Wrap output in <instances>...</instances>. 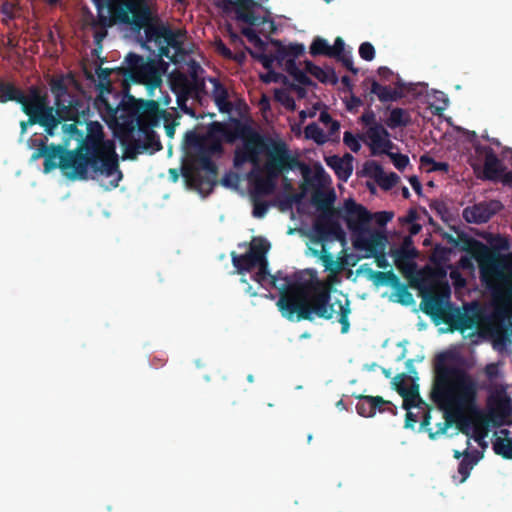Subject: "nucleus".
Returning <instances> with one entry per match:
<instances>
[{
  "label": "nucleus",
  "mask_w": 512,
  "mask_h": 512,
  "mask_svg": "<svg viewBox=\"0 0 512 512\" xmlns=\"http://www.w3.org/2000/svg\"><path fill=\"white\" fill-rule=\"evenodd\" d=\"M386 402L381 397H363L356 406L357 412L364 417L375 415L376 409H381V405Z\"/></svg>",
  "instance_id": "obj_22"
},
{
  "label": "nucleus",
  "mask_w": 512,
  "mask_h": 512,
  "mask_svg": "<svg viewBox=\"0 0 512 512\" xmlns=\"http://www.w3.org/2000/svg\"><path fill=\"white\" fill-rule=\"evenodd\" d=\"M392 256H402L405 258L414 259L417 256V251L412 245L411 237H406L404 239L402 247L393 252Z\"/></svg>",
  "instance_id": "obj_33"
},
{
  "label": "nucleus",
  "mask_w": 512,
  "mask_h": 512,
  "mask_svg": "<svg viewBox=\"0 0 512 512\" xmlns=\"http://www.w3.org/2000/svg\"><path fill=\"white\" fill-rule=\"evenodd\" d=\"M454 456H455L456 458H459V457H460V453H459L458 451H455V452H454Z\"/></svg>",
  "instance_id": "obj_57"
},
{
  "label": "nucleus",
  "mask_w": 512,
  "mask_h": 512,
  "mask_svg": "<svg viewBox=\"0 0 512 512\" xmlns=\"http://www.w3.org/2000/svg\"><path fill=\"white\" fill-rule=\"evenodd\" d=\"M9 100L21 103L24 112L29 116L27 122H21L22 133L26 131L28 125L38 123L44 127L46 139L58 134V125L52 114V107H48V101L45 96L35 90L31 91L28 95H24L11 85H0V102Z\"/></svg>",
  "instance_id": "obj_9"
},
{
  "label": "nucleus",
  "mask_w": 512,
  "mask_h": 512,
  "mask_svg": "<svg viewBox=\"0 0 512 512\" xmlns=\"http://www.w3.org/2000/svg\"><path fill=\"white\" fill-rule=\"evenodd\" d=\"M238 17H239V18L244 19L245 21L249 22V23H250V24H252V25H255V24H256L255 19H252V18H251V17H249L248 15H244V14H242V13H241V14H239V16H238Z\"/></svg>",
  "instance_id": "obj_51"
},
{
  "label": "nucleus",
  "mask_w": 512,
  "mask_h": 512,
  "mask_svg": "<svg viewBox=\"0 0 512 512\" xmlns=\"http://www.w3.org/2000/svg\"><path fill=\"white\" fill-rule=\"evenodd\" d=\"M499 207L498 202L479 203L465 208L463 217L469 223H485L496 213Z\"/></svg>",
  "instance_id": "obj_18"
},
{
  "label": "nucleus",
  "mask_w": 512,
  "mask_h": 512,
  "mask_svg": "<svg viewBox=\"0 0 512 512\" xmlns=\"http://www.w3.org/2000/svg\"><path fill=\"white\" fill-rule=\"evenodd\" d=\"M402 194H403V196H404L405 198H408V197H409V195H410L408 188L404 187V188L402 189Z\"/></svg>",
  "instance_id": "obj_55"
},
{
  "label": "nucleus",
  "mask_w": 512,
  "mask_h": 512,
  "mask_svg": "<svg viewBox=\"0 0 512 512\" xmlns=\"http://www.w3.org/2000/svg\"><path fill=\"white\" fill-rule=\"evenodd\" d=\"M338 217L342 219L349 231L353 248L364 259L375 258L379 268L389 266L385 252L388 237L383 229H372L369 225L370 212L361 204L348 198L338 209Z\"/></svg>",
  "instance_id": "obj_6"
},
{
  "label": "nucleus",
  "mask_w": 512,
  "mask_h": 512,
  "mask_svg": "<svg viewBox=\"0 0 512 512\" xmlns=\"http://www.w3.org/2000/svg\"><path fill=\"white\" fill-rule=\"evenodd\" d=\"M208 83L210 85L208 91L212 95L219 110L229 112L232 109V92L216 78H209Z\"/></svg>",
  "instance_id": "obj_19"
},
{
  "label": "nucleus",
  "mask_w": 512,
  "mask_h": 512,
  "mask_svg": "<svg viewBox=\"0 0 512 512\" xmlns=\"http://www.w3.org/2000/svg\"><path fill=\"white\" fill-rule=\"evenodd\" d=\"M222 128L221 124L214 125L200 142L197 141V136L194 132L186 133V141L197 144L195 147L197 153V157L194 160L195 166L202 168L209 175H213L215 172V167L210 157L221 150L218 134L222 132Z\"/></svg>",
  "instance_id": "obj_12"
},
{
  "label": "nucleus",
  "mask_w": 512,
  "mask_h": 512,
  "mask_svg": "<svg viewBox=\"0 0 512 512\" xmlns=\"http://www.w3.org/2000/svg\"><path fill=\"white\" fill-rule=\"evenodd\" d=\"M330 49L333 52V55L331 57L339 56L343 49H344V42L341 38H337L334 42V45H330Z\"/></svg>",
  "instance_id": "obj_43"
},
{
  "label": "nucleus",
  "mask_w": 512,
  "mask_h": 512,
  "mask_svg": "<svg viewBox=\"0 0 512 512\" xmlns=\"http://www.w3.org/2000/svg\"><path fill=\"white\" fill-rule=\"evenodd\" d=\"M369 225L372 229H383L386 232V224L392 220L394 214L392 212L381 211L377 213H370Z\"/></svg>",
  "instance_id": "obj_28"
},
{
  "label": "nucleus",
  "mask_w": 512,
  "mask_h": 512,
  "mask_svg": "<svg viewBox=\"0 0 512 512\" xmlns=\"http://www.w3.org/2000/svg\"><path fill=\"white\" fill-rule=\"evenodd\" d=\"M435 370L432 397L446 417L441 432H446L448 423H455L463 433L481 444L487 430L479 418L477 407L481 389L479 381L463 367L461 358L453 352L440 354Z\"/></svg>",
  "instance_id": "obj_3"
},
{
  "label": "nucleus",
  "mask_w": 512,
  "mask_h": 512,
  "mask_svg": "<svg viewBox=\"0 0 512 512\" xmlns=\"http://www.w3.org/2000/svg\"><path fill=\"white\" fill-rule=\"evenodd\" d=\"M469 163L478 177L483 179L498 180L505 176L504 165L488 146H476Z\"/></svg>",
  "instance_id": "obj_14"
},
{
  "label": "nucleus",
  "mask_w": 512,
  "mask_h": 512,
  "mask_svg": "<svg viewBox=\"0 0 512 512\" xmlns=\"http://www.w3.org/2000/svg\"><path fill=\"white\" fill-rule=\"evenodd\" d=\"M319 121L328 129L329 135H332L339 129L338 123L332 121L330 115L326 112L320 114Z\"/></svg>",
  "instance_id": "obj_37"
},
{
  "label": "nucleus",
  "mask_w": 512,
  "mask_h": 512,
  "mask_svg": "<svg viewBox=\"0 0 512 512\" xmlns=\"http://www.w3.org/2000/svg\"><path fill=\"white\" fill-rule=\"evenodd\" d=\"M393 385L403 398V407L407 412L406 427H413V423L417 422L418 414L411 411L412 408L425 411V403L419 396L418 386L411 381L406 375H398L393 379Z\"/></svg>",
  "instance_id": "obj_15"
},
{
  "label": "nucleus",
  "mask_w": 512,
  "mask_h": 512,
  "mask_svg": "<svg viewBox=\"0 0 512 512\" xmlns=\"http://www.w3.org/2000/svg\"><path fill=\"white\" fill-rule=\"evenodd\" d=\"M436 99L439 102V104L436 105L435 108L439 111L445 110L448 106V99L446 95L442 92H439L436 94Z\"/></svg>",
  "instance_id": "obj_44"
},
{
  "label": "nucleus",
  "mask_w": 512,
  "mask_h": 512,
  "mask_svg": "<svg viewBox=\"0 0 512 512\" xmlns=\"http://www.w3.org/2000/svg\"><path fill=\"white\" fill-rule=\"evenodd\" d=\"M359 55L366 61L373 60L375 56L374 47L368 42L362 43L359 48Z\"/></svg>",
  "instance_id": "obj_40"
},
{
  "label": "nucleus",
  "mask_w": 512,
  "mask_h": 512,
  "mask_svg": "<svg viewBox=\"0 0 512 512\" xmlns=\"http://www.w3.org/2000/svg\"><path fill=\"white\" fill-rule=\"evenodd\" d=\"M99 15L101 27L92 25L94 37L99 43L106 36V26L116 22L132 24L136 28L146 25L150 13L144 0H93Z\"/></svg>",
  "instance_id": "obj_8"
},
{
  "label": "nucleus",
  "mask_w": 512,
  "mask_h": 512,
  "mask_svg": "<svg viewBox=\"0 0 512 512\" xmlns=\"http://www.w3.org/2000/svg\"><path fill=\"white\" fill-rule=\"evenodd\" d=\"M409 182L412 186V188L417 192L420 193L421 191V183L417 179V177H410Z\"/></svg>",
  "instance_id": "obj_48"
},
{
  "label": "nucleus",
  "mask_w": 512,
  "mask_h": 512,
  "mask_svg": "<svg viewBox=\"0 0 512 512\" xmlns=\"http://www.w3.org/2000/svg\"><path fill=\"white\" fill-rule=\"evenodd\" d=\"M154 41L158 47L159 55L165 56L174 64L184 60L185 34L180 30H172L167 27H159L155 29L149 37V42Z\"/></svg>",
  "instance_id": "obj_13"
},
{
  "label": "nucleus",
  "mask_w": 512,
  "mask_h": 512,
  "mask_svg": "<svg viewBox=\"0 0 512 512\" xmlns=\"http://www.w3.org/2000/svg\"><path fill=\"white\" fill-rule=\"evenodd\" d=\"M429 418H430V417H429L428 415H426V416H425V419H424V424H425V425H429V424H430V422H429Z\"/></svg>",
  "instance_id": "obj_56"
},
{
  "label": "nucleus",
  "mask_w": 512,
  "mask_h": 512,
  "mask_svg": "<svg viewBox=\"0 0 512 512\" xmlns=\"http://www.w3.org/2000/svg\"><path fill=\"white\" fill-rule=\"evenodd\" d=\"M275 99L281 103L287 109L293 110L295 107V103L290 93L286 89H277L275 90Z\"/></svg>",
  "instance_id": "obj_34"
},
{
  "label": "nucleus",
  "mask_w": 512,
  "mask_h": 512,
  "mask_svg": "<svg viewBox=\"0 0 512 512\" xmlns=\"http://www.w3.org/2000/svg\"><path fill=\"white\" fill-rule=\"evenodd\" d=\"M243 34L248 38V40L252 43H257L260 41L255 31L251 28L243 29Z\"/></svg>",
  "instance_id": "obj_46"
},
{
  "label": "nucleus",
  "mask_w": 512,
  "mask_h": 512,
  "mask_svg": "<svg viewBox=\"0 0 512 512\" xmlns=\"http://www.w3.org/2000/svg\"><path fill=\"white\" fill-rule=\"evenodd\" d=\"M319 172H320V173H324V170L320 167V168H319Z\"/></svg>",
  "instance_id": "obj_60"
},
{
  "label": "nucleus",
  "mask_w": 512,
  "mask_h": 512,
  "mask_svg": "<svg viewBox=\"0 0 512 512\" xmlns=\"http://www.w3.org/2000/svg\"><path fill=\"white\" fill-rule=\"evenodd\" d=\"M274 50L269 54L259 53L254 56L259 59L266 69H270L276 61L279 64L285 63L286 68L291 70L294 66V59L304 52V46L301 44L282 45L273 43Z\"/></svg>",
  "instance_id": "obj_16"
},
{
  "label": "nucleus",
  "mask_w": 512,
  "mask_h": 512,
  "mask_svg": "<svg viewBox=\"0 0 512 512\" xmlns=\"http://www.w3.org/2000/svg\"><path fill=\"white\" fill-rule=\"evenodd\" d=\"M503 365V362L500 361L490 363L484 368L490 386L488 404L491 415L498 424L506 423L512 413L511 398L506 392L508 386L498 383L504 377Z\"/></svg>",
  "instance_id": "obj_11"
},
{
  "label": "nucleus",
  "mask_w": 512,
  "mask_h": 512,
  "mask_svg": "<svg viewBox=\"0 0 512 512\" xmlns=\"http://www.w3.org/2000/svg\"><path fill=\"white\" fill-rule=\"evenodd\" d=\"M50 4L56 3V0H47Z\"/></svg>",
  "instance_id": "obj_59"
},
{
  "label": "nucleus",
  "mask_w": 512,
  "mask_h": 512,
  "mask_svg": "<svg viewBox=\"0 0 512 512\" xmlns=\"http://www.w3.org/2000/svg\"><path fill=\"white\" fill-rule=\"evenodd\" d=\"M218 50L225 55L230 54L229 50L221 43L218 45Z\"/></svg>",
  "instance_id": "obj_52"
},
{
  "label": "nucleus",
  "mask_w": 512,
  "mask_h": 512,
  "mask_svg": "<svg viewBox=\"0 0 512 512\" xmlns=\"http://www.w3.org/2000/svg\"><path fill=\"white\" fill-rule=\"evenodd\" d=\"M142 117L147 124L156 126L165 118V113L160 111L159 105L156 101H150L147 103Z\"/></svg>",
  "instance_id": "obj_24"
},
{
  "label": "nucleus",
  "mask_w": 512,
  "mask_h": 512,
  "mask_svg": "<svg viewBox=\"0 0 512 512\" xmlns=\"http://www.w3.org/2000/svg\"><path fill=\"white\" fill-rule=\"evenodd\" d=\"M345 237L341 228L319 220L308 234L309 254L317 257L329 272L330 283H340L346 260L344 254Z\"/></svg>",
  "instance_id": "obj_7"
},
{
  "label": "nucleus",
  "mask_w": 512,
  "mask_h": 512,
  "mask_svg": "<svg viewBox=\"0 0 512 512\" xmlns=\"http://www.w3.org/2000/svg\"><path fill=\"white\" fill-rule=\"evenodd\" d=\"M51 91L55 96L56 115H53L58 125V134L63 146H46L41 143L40 148L32 155V160L44 157V171L49 172L60 167L66 174L74 178H83L91 169L93 178L105 189L118 186L122 174L118 169V158L115 144L111 140H103L102 126L93 122L88 125V135L84 147L77 152L66 151L71 140H79L80 132L76 123L61 124V120H74L78 110L73 104L70 95L66 92L64 79H53ZM52 114H54L52 112Z\"/></svg>",
  "instance_id": "obj_2"
},
{
  "label": "nucleus",
  "mask_w": 512,
  "mask_h": 512,
  "mask_svg": "<svg viewBox=\"0 0 512 512\" xmlns=\"http://www.w3.org/2000/svg\"><path fill=\"white\" fill-rule=\"evenodd\" d=\"M166 134L168 137L173 138L175 133V127L173 125H166L165 126Z\"/></svg>",
  "instance_id": "obj_50"
},
{
  "label": "nucleus",
  "mask_w": 512,
  "mask_h": 512,
  "mask_svg": "<svg viewBox=\"0 0 512 512\" xmlns=\"http://www.w3.org/2000/svg\"><path fill=\"white\" fill-rule=\"evenodd\" d=\"M178 2H183L184 0H177Z\"/></svg>",
  "instance_id": "obj_62"
},
{
  "label": "nucleus",
  "mask_w": 512,
  "mask_h": 512,
  "mask_svg": "<svg viewBox=\"0 0 512 512\" xmlns=\"http://www.w3.org/2000/svg\"><path fill=\"white\" fill-rule=\"evenodd\" d=\"M331 51L330 44L327 40L320 37L315 38L310 46V53L314 56L326 55L331 57L333 55Z\"/></svg>",
  "instance_id": "obj_30"
},
{
  "label": "nucleus",
  "mask_w": 512,
  "mask_h": 512,
  "mask_svg": "<svg viewBox=\"0 0 512 512\" xmlns=\"http://www.w3.org/2000/svg\"><path fill=\"white\" fill-rule=\"evenodd\" d=\"M482 280L492 292L493 315L484 320L476 306L454 309L450 316L453 329L502 338L512 330V254L489 255L480 262Z\"/></svg>",
  "instance_id": "obj_4"
},
{
  "label": "nucleus",
  "mask_w": 512,
  "mask_h": 512,
  "mask_svg": "<svg viewBox=\"0 0 512 512\" xmlns=\"http://www.w3.org/2000/svg\"><path fill=\"white\" fill-rule=\"evenodd\" d=\"M364 171L371 177H373L376 182L381 186L383 189H390L399 180V177L393 173H386L380 165H378L376 162L371 161L365 164Z\"/></svg>",
  "instance_id": "obj_20"
},
{
  "label": "nucleus",
  "mask_w": 512,
  "mask_h": 512,
  "mask_svg": "<svg viewBox=\"0 0 512 512\" xmlns=\"http://www.w3.org/2000/svg\"><path fill=\"white\" fill-rule=\"evenodd\" d=\"M306 70L321 82H328L333 78V74L330 70H324L310 62L306 63Z\"/></svg>",
  "instance_id": "obj_32"
},
{
  "label": "nucleus",
  "mask_w": 512,
  "mask_h": 512,
  "mask_svg": "<svg viewBox=\"0 0 512 512\" xmlns=\"http://www.w3.org/2000/svg\"><path fill=\"white\" fill-rule=\"evenodd\" d=\"M270 244L263 238H254L250 250L245 255L232 254V262L238 273H249L251 278L266 290L275 288L281 294L277 306L282 315L290 320L309 318L317 314L327 319H335L342 325V332L349 330L348 316L351 312L348 297L329 290L337 283L319 280L316 272L306 270L297 281H292L281 273L271 275L267 272L266 254Z\"/></svg>",
  "instance_id": "obj_1"
},
{
  "label": "nucleus",
  "mask_w": 512,
  "mask_h": 512,
  "mask_svg": "<svg viewBox=\"0 0 512 512\" xmlns=\"http://www.w3.org/2000/svg\"><path fill=\"white\" fill-rule=\"evenodd\" d=\"M222 185L231 188L237 189L240 185V177L236 173H228L222 179Z\"/></svg>",
  "instance_id": "obj_39"
},
{
  "label": "nucleus",
  "mask_w": 512,
  "mask_h": 512,
  "mask_svg": "<svg viewBox=\"0 0 512 512\" xmlns=\"http://www.w3.org/2000/svg\"><path fill=\"white\" fill-rule=\"evenodd\" d=\"M305 137L315 141L317 144H324L330 135L325 133L317 124H310L305 128Z\"/></svg>",
  "instance_id": "obj_29"
},
{
  "label": "nucleus",
  "mask_w": 512,
  "mask_h": 512,
  "mask_svg": "<svg viewBox=\"0 0 512 512\" xmlns=\"http://www.w3.org/2000/svg\"><path fill=\"white\" fill-rule=\"evenodd\" d=\"M366 144L373 155L387 154L393 148L388 131L381 125L371 126L367 130Z\"/></svg>",
  "instance_id": "obj_17"
},
{
  "label": "nucleus",
  "mask_w": 512,
  "mask_h": 512,
  "mask_svg": "<svg viewBox=\"0 0 512 512\" xmlns=\"http://www.w3.org/2000/svg\"><path fill=\"white\" fill-rule=\"evenodd\" d=\"M395 260V264L399 270H401L406 276H411L416 269V265L414 263V259L405 258L402 256H393Z\"/></svg>",
  "instance_id": "obj_31"
},
{
  "label": "nucleus",
  "mask_w": 512,
  "mask_h": 512,
  "mask_svg": "<svg viewBox=\"0 0 512 512\" xmlns=\"http://www.w3.org/2000/svg\"><path fill=\"white\" fill-rule=\"evenodd\" d=\"M421 167L427 172H442L447 173L449 165L446 162L435 161L430 156L424 155L420 158Z\"/></svg>",
  "instance_id": "obj_27"
},
{
  "label": "nucleus",
  "mask_w": 512,
  "mask_h": 512,
  "mask_svg": "<svg viewBox=\"0 0 512 512\" xmlns=\"http://www.w3.org/2000/svg\"><path fill=\"white\" fill-rule=\"evenodd\" d=\"M371 93L375 94L382 102L395 101L400 96L396 89L381 85L376 81L372 82Z\"/></svg>",
  "instance_id": "obj_25"
},
{
  "label": "nucleus",
  "mask_w": 512,
  "mask_h": 512,
  "mask_svg": "<svg viewBox=\"0 0 512 512\" xmlns=\"http://www.w3.org/2000/svg\"><path fill=\"white\" fill-rule=\"evenodd\" d=\"M353 157L346 154L343 157L329 156L326 157V163L331 167L341 180L346 181L353 171L352 165Z\"/></svg>",
  "instance_id": "obj_21"
},
{
  "label": "nucleus",
  "mask_w": 512,
  "mask_h": 512,
  "mask_svg": "<svg viewBox=\"0 0 512 512\" xmlns=\"http://www.w3.org/2000/svg\"><path fill=\"white\" fill-rule=\"evenodd\" d=\"M343 142L353 152H358L361 148V143H360L359 138L350 132L344 133Z\"/></svg>",
  "instance_id": "obj_36"
},
{
  "label": "nucleus",
  "mask_w": 512,
  "mask_h": 512,
  "mask_svg": "<svg viewBox=\"0 0 512 512\" xmlns=\"http://www.w3.org/2000/svg\"><path fill=\"white\" fill-rule=\"evenodd\" d=\"M327 3H329L331 0H325Z\"/></svg>",
  "instance_id": "obj_63"
},
{
  "label": "nucleus",
  "mask_w": 512,
  "mask_h": 512,
  "mask_svg": "<svg viewBox=\"0 0 512 512\" xmlns=\"http://www.w3.org/2000/svg\"><path fill=\"white\" fill-rule=\"evenodd\" d=\"M501 434L504 437H498L494 443V450L497 454L502 455L505 458L512 459V439L507 437L508 431L501 430Z\"/></svg>",
  "instance_id": "obj_26"
},
{
  "label": "nucleus",
  "mask_w": 512,
  "mask_h": 512,
  "mask_svg": "<svg viewBox=\"0 0 512 512\" xmlns=\"http://www.w3.org/2000/svg\"><path fill=\"white\" fill-rule=\"evenodd\" d=\"M420 230L421 226L417 223H412L409 227V233L411 236L418 234Z\"/></svg>",
  "instance_id": "obj_49"
},
{
  "label": "nucleus",
  "mask_w": 512,
  "mask_h": 512,
  "mask_svg": "<svg viewBox=\"0 0 512 512\" xmlns=\"http://www.w3.org/2000/svg\"><path fill=\"white\" fill-rule=\"evenodd\" d=\"M504 181L505 182H512V172L511 173H505V176H504Z\"/></svg>",
  "instance_id": "obj_53"
},
{
  "label": "nucleus",
  "mask_w": 512,
  "mask_h": 512,
  "mask_svg": "<svg viewBox=\"0 0 512 512\" xmlns=\"http://www.w3.org/2000/svg\"><path fill=\"white\" fill-rule=\"evenodd\" d=\"M443 296H444L445 298H447V299L449 298V296H450V289H449V287H448V286H446V287L444 288V294H443Z\"/></svg>",
  "instance_id": "obj_54"
},
{
  "label": "nucleus",
  "mask_w": 512,
  "mask_h": 512,
  "mask_svg": "<svg viewBox=\"0 0 512 512\" xmlns=\"http://www.w3.org/2000/svg\"><path fill=\"white\" fill-rule=\"evenodd\" d=\"M471 469L472 464L467 462L466 458L463 459L458 468V472L462 476L460 482H464L468 478Z\"/></svg>",
  "instance_id": "obj_42"
},
{
  "label": "nucleus",
  "mask_w": 512,
  "mask_h": 512,
  "mask_svg": "<svg viewBox=\"0 0 512 512\" xmlns=\"http://www.w3.org/2000/svg\"><path fill=\"white\" fill-rule=\"evenodd\" d=\"M246 163L253 167L249 174V185L253 200V216L256 218L265 216L268 205L260 201V197L273 193L279 176L287 170H304L303 165L285 146L267 145L255 134L245 138L235 150V167L240 169Z\"/></svg>",
  "instance_id": "obj_5"
},
{
  "label": "nucleus",
  "mask_w": 512,
  "mask_h": 512,
  "mask_svg": "<svg viewBox=\"0 0 512 512\" xmlns=\"http://www.w3.org/2000/svg\"><path fill=\"white\" fill-rule=\"evenodd\" d=\"M410 122L409 113L401 108H394L389 112L388 117L385 120V123L391 129L397 127H403L408 125Z\"/></svg>",
  "instance_id": "obj_23"
},
{
  "label": "nucleus",
  "mask_w": 512,
  "mask_h": 512,
  "mask_svg": "<svg viewBox=\"0 0 512 512\" xmlns=\"http://www.w3.org/2000/svg\"><path fill=\"white\" fill-rule=\"evenodd\" d=\"M260 77H261L262 81H264L265 83H271V82H277L278 79L280 78V75L269 70L267 73L261 74Z\"/></svg>",
  "instance_id": "obj_45"
},
{
  "label": "nucleus",
  "mask_w": 512,
  "mask_h": 512,
  "mask_svg": "<svg viewBox=\"0 0 512 512\" xmlns=\"http://www.w3.org/2000/svg\"><path fill=\"white\" fill-rule=\"evenodd\" d=\"M251 3V0H222V7L224 10H229L232 8H248Z\"/></svg>",
  "instance_id": "obj_38"
},
{
  "label": "nucleus",
  "mask_w": 512,
  "mask_h": 512,
  "mask_svg": "<svg viewBox=\"0 0 512 512\" xmlns=\"http://www.w3.org/2000/svg\"><path fill=\"white\" fill-rule=\"evenodd\" d=\"M427 305L431 306V309L434 310V306H433L432 301L428 302Z\"/></svg>",
  "instance_id": "obj_58"
},
{
  "label": "nucleus",
  "mask_w": 512,
  "mask_h": 512,
  "mask_svg": "<svg viewBox=\"0 0 512 512\" xmlns=\"http://www.w3.org/2000/svg\"><path fill=\"white\" fill-rule=\"evenodd\" d=\"M164 73H169V82L172 90L179 95L189 94L193 88V79L184 74L180 69L168 70V65L164 66L162 61H149L142 63L133 71L134 78L151 88L160 86L161 77Z\"/></svg>",
  "instance_id": "obj_10"
},
{
  "label": "nucleus",
  "mask_w": 512,
  "mask_h": 512,
  "mask_svg": "<svg viewBox=\"0 0 512 512\" xmlns=\"http://www.w3.org/2000/svg\"><path fill=\"white\" fill-rule=\"evenodd\" d=\"M315 110H316V107H314L313 109H310V110H303L300 112V116L303 120L306 118H312L316 115Z\"/></svg>",
  "instance_id": "obj_47"
},
{
  "label": "nucleus",
  "mask_w": 512,
  "mask_h": 512,
  "mask_svg": "<svg viewBox=\"0 0 512 512\" xmlns=\"http://www.w3.org/2000/svg\"><path fill=\"white\" fill-rule=\"evenodd\" d=\"M242 282H245V283H246V282H247V279L243 277V278H242Z\"/></svg>",
  "instance_id": "obj_61"
},
{
  "label": "nucleus",
  "mask_w": 512,
  "mask_h": 512,
  "mask_svg": "<svg viewBox=\"0 0 512 512\" xmlns=\"http://www.w3.org/2000/svg\"><path fill=\"white\" fill-rule=\"evenodd\" d=\"M450 279L456 289H461L466 284L465 279L462 277L458 269H452L450 271Z\"/></svg>",
  "instance_id": "obj_41"
},
{
  "label": "nucleus",
  "mask_w": 512,
  "mask_h": 512,
  "mask_svg": "<svg viewBox=\"0 0 512 512\" xmlns=\"http://www.w3.org/2000/svg\"><path fill=\"white\" fill-rule=\"evenodd\" d=\"M387 155L390 157L394 166L400 171H403L409 165L410 161L406 155L392 153L391 151L387 153Z\"/></svg>",
  "instance_id": "obj_35"
}]
</instances>
